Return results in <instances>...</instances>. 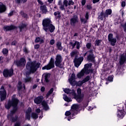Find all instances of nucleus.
Listing matches in <instances>:
<instances>
[{
	"label": "nucleus",
	"mask_w": 126,
	"mask_h": 126,
	"mask_svg": "<svg viewBox=\"0 0 126 126\" xmlns=\"http://www.w3.org/2000/svg\"><path fill=\"white\" fill-rule=\"evenodd\" d=\"M63 92L66 94H69L70 96H73L74 99H76L78 103L82 102L83 98L84 97V94H81L82 91L80 88H78L77 90V95L76 94V93H75V91L73 90H71L69 89H64Z\"/></svg>",
	"instance_id": "nucleus-1"
},
{
	"label": "nucleus",
	"mask_w": 126,
	"mask_h": 126,
	"mask_svg": "<svg viewBox=\"0 0 126 126\" xmlns=\"http://www.w3.org/2000/svg\"><path fill=\"white\" fill-rule=\"evenodd\" d=\"M41 63H37L36 61L28 62L26 66V69L28 70L26 73V76H28L31 73H34L37 71V69L40 67Z\"/></svg>",
	"instance_id": "nucleus-2"
},
{
	"label": "nucleus",
	"mask_w": 126,
	"mask_h": 126,
	"mask_svg": "<svg viewBox=\"0 0 126 126\" xmlns=\"http://www.w3.org/2000/svg\"><path fill=\"white\" fill-rule=\"evenodd\" d=\"M43 29L46 32L49 31L50 33H53L55 31L56 28L52 23L51 19L49 18H45L42 21Z\"/></svg>",
	"instance_id": "nucleus-3"
},
{
	"label": "nucleus",
	"mask_w": 126,
	"mask_h": 126,
	"mask_svg": "<svg viewBox=\"0 0 126 126\" xmlns=\"http://www.w3.org/2000/svg\"><path fill=\"white\" fill-rule=\"evenodd\" d=\"M92 66V63L86 64L84 69H83L81 72H80L77 75L78 78H81L82 76H84L85 74H89V73H92L93 72V70L91 69Z\"/></svg>",
	"instance_id": "nucleus-4"
},
{
	"label": "nucleus",
	"mask_w": 126,
	"mask_h": 126,
	"mask_svg": "<svg viewBox=\"0 0 126 126\" xmlns=\"http://www.w3.org/2000/svg\"><path fill=\"white\" fill-rule=\"evenodd\" d=\"M15 95H13L12 96L11 100H9L8 102L5 104V107L6 109L8 110L10 109L11 107H13L15 110L17 109V105H18L19 100L17 98H15Z\"/></svg>",
	"instance_id": "nucleus-5"
},
{
	"label": "nucleus",
	"mask_w": 126,
	"mask_h": 126,
	"mask_svg": "<svg viewBox=\"0 0 126 126\" xmlns=\"http://www.w3.org/2000/svg\"><path fill=\"white\" fill-rule=\"evenodd\" d=\"M43 99H44V97L43 96H39L34 98L33 101L35 104H37V105L39 104H41V105H42L43 110H45V111H48L50 110V107H49L48 103H47V102H46V101H43Z\"/></svg>",
	"instance_id": "nucleus-6"
},
{
	"label": "nucleus",
	"mask_w": 126,
	"mask_h": 126,
	"mask_svg": "<svg viewBox=\"0 0 126 126\" xmlns=\"http://www.w3.org/2000/svg\"><path fill=\"white\" fill-rule=\"evenodd\" d=\"M112 11L111 9H106L105 13L102 11L98 15V19H100V20H104V19L108 18V17H109V15H111V14H112Z\"/></svg>",
	"instance_id": "nucleus-7"
},
{
	"label": "nucleus",
	"mask_w": 126,
	"mask_h": 126,
	"mask_svg": "<svg viewBox=\"0 0 126 126\" xmlns=\"http://www.w3.org/2000/svg\"><path fill=\"white\" fill-rule=\"evenodd\" d=\"M55 65L58 66V67H60V68H62L63 67V64L62 63H63V57H62V55L61 54H58L56 56L55 58Z\"/></svg>",
	"instance_id": "nucleus-8"
},
{
	"label": "nucleus",
	"mask_w": 126,
	"mask_h": 126,
	"mask_svg": "<svg viewBox=\"0 0 126 126\" xmlns=\"http://www.w3.org/2000/svg\"><path fill=\"white\" fill-rule=\"evenodd\" d=\"M16 112V111H10V114L7 116L8 120H10V121H11L13 123L17 121V119H18V116L15 114Z\"/></svg>",
	"instance_id": "nucleus-9"
},
{
	"label": "nucleus",
	"mask_w": 126,
	"mask_h": 126,
	"mask_svg": "<svg viewBox=\"0 0 126 126\" xmlns=\"http://www.w3.org/2000/svg\"><path fill=\"white\" fill-rule=\"evenodd\" d=\"M31 114V117L32 119H33V120H37L39 117V115H40L39 119H42V118H43V111H36L35 112H32Z\"/></svg>",
	"instance_id": "nucleus-10"
},
{
	"label": "nucleus",
	"mask_w": 126,
	"mask_h": 126,
	"mask_svg": "<svg viewBox=\"0 0 126 126\" xmlns=\"http://www.w3.org/2000/svg\"><path fill=\"white\" fill-rule=\"evenodd\" d=\"M79 113L80 112L77 111H67L65 113V115L66 117L70 118V119H74V116L79 114Z\"/></svg>",
	"instance_id": "nucleus-11"
},
{
	"label": "nucleus",
	"mask_w": 126,
	"mask_h": 126,
	"mask_svg": "<svg viewBox=\"0 0 126 126\" xmlns=\"http://www.w3.org/2000/svg\"><path fill=\"white\" fill-rule=\"evenodd\" d=\"M108 40L111 46H115L117 43V38L114 37L113 33H109L108 36Z\"/></svg>",
	"instance_id": "nucleus-12"
},
{
	"label": "nucleus",
	"mask_w": 126,
	"mask_h": 126,
	"mask_svg": "<svg viewBox=\"0 0 126 126\" xmlns=\"http://www.w3.org/2000/svg\"><path fill=\"white\" fill-rule=\"evenodd\" d=\"M54 67H55L54 60L51 58V60L49 63L42 67V70H44L45 69H46L47 70H50V69H52V68H54Z\"/></svg>",
	"instance_id": "nucleus-13"
},
{
	"label": "nucleus",
	"mask_w": 126,
	"mask_h": 126,
	"mask_svg": "<svg viewBox=\"0 0 126 126\" xmlns=\"http://www.w3.org/2000/svg\"><path fill=\"white\" fill-rule=\"evenodd\" d=\"M14 63L17 66L25 67L26 64V60L24 58H21L19 60L15 61Z\"/></svg>",
	"instance_id": "nucleus-14"
},
{
	"label": "nucleus",
	"mask_w": 126,
	"mask_h": 126,
	"mask_svg": "<svg viewBox=\"0 0 126 126\" xmlns=\"http://www.w3.org/2000/svg\"><path fill=\"white\" fill-rule=\"evenodd\" d=\"M6 98V92L4 90V87L1 86L0 89V101H4V99Z\"/></svg>",
	"instance_id": "nucleus-15"
},
{
	"label": "nucleus",
	"mask_w": 126,
	"mask_h": 126,
	"mask_svg": "<svg viewBox=\"0 0 126 126\" xmlns=\"http://www.w3.org/2000/svg\"><path fill=\"white\" fill-rule=\"evenodd\" d=\"M83 60L84 58L82 57H79V58H75L74 60L75 66H76V67H79V65H80L82 62H83Z\"/></svg>",
	"instance_id": "nucleus-16"
},
{
	"label": "nucleus",
	"mask_w": 126,
	"mask_h": 126,
	"mask_svg": "<svg viewBox=\"0 0 126 126\" xmlns=\"http://www.w3.org/2000/svg\"><path fill=\"white\" fill-rule=\"evenodd\" d=\"M3 74L4 77H10V76H12L13 75V70L12 69H4L3 72Z\"/></svg>",
	"instance_id": "nucleus-17"
},
{
	"label": "nucleus",
	"mask_w": 126,
	"mask_h": 126,
	"mask_svg": "<svg viewBox=\"0 0 126 126\" xmlns=\"http://www.w3.org/2000/svg\"><path fill=\"white\" fill-rule=\"evenodd\" d=\"M78 23V16L74 15L70 20V24L71 26H75V24Z\"/></svg>",
	"instance_id": "nucleus-18"
},
{
	"label": "nucleus",
	"mask_w": 126,
	"mask_h": 126,
	"mask_svg": "<svg viewBox=\"0 0 126 126\" xmlns=\"http://www.w3.org/2000/svg\"><path fill=\"white\" fill-rule=\"evenodd\" d=\"M37 1L39 4H40V9L41 11H42V13H44L46 14L47 12H48V9H47V7L46 5H43V2L41 1V0H37Z\"/></svg>",
	"instance_id": "nucleus-19"
},
{
	"label": "nucleus",
	"mask_w": 126,
	"mask_h": 126,
	"mask_svg": "<svg viewBox=\"0 0 126 126\" xmlns=\"http://www.w3.org/2000/svg\"><path fill=\"white\" fill-rule=\"evenodd\" d=\"M119 63L121 65H123V64H124V63H126V54L123 53L122 55H121L119 58Z\"/></svg>",
	"instance_id": "nucleus-20"
},
{
	"label": "nucleus",
	"mask_w": 126,
	"mask_h": 126,
	"mask_svg": "<svg viewBox=\"0 0 126 126\" xmlns=\"http://www.w3.org/2000/svg\"><path fill=\"white\" fill-rule=\"evenodd\" d=\"M68 81L72 86H75V84H76V82H75V74L73 73L71 74V77L68 79Z\"/></svg>",
	"instance_id": "nucleus-21"
},
{
	"label": "nucleus",
	"mask_w": 126,
	"mask_h": 126,
	"mask_svg": "<svg viewBox=\"0 0 126 126\" xmlns=\"http://www.w3.org/2000/svg\"><path fill=\"white\" fill-rule=\"evenodd\" d=\"M126 111H118L117 112V117L119 119H122L125 116H126Z\"/></svg>",
	"instance_id": "nucleus-22"
},
{
	"label": "nucleus",
	"mask_w": 126,
	"mask_h": 126,
	"mask_svg": "<svg viewBox=\"0 0 126 126\" xmlns=\"http://www.w3.org/2000/svg\"><path fill=\"white\" fill-rule=\"evenodd\" d=\"M16 28V26H5L3 29L5 31H9L10 30H13Z\"/></svg>",
	"instance_id": "nucleus-23"
},
{
	"label": "nucleus",
	"mask_w": 126,
	"mask_h": 126,
	"mask_svg": "<svg viewBox=\"0 0 126 126\" xmlns=\"http://www.w3.org/2000/svg\"><path fill=\"white\" fill-rule=\"evenodd\" d=\"M6 10V7L2 2H0V12H4Z\"/></svg>",
	"instance_id": "nucleus-24"
},
{
	"label": "nucleus",
	"mask_w": 126,
	"mask_h": 126,
	"mask_svg": "<svg viewBox=\"0 0 126 126\" xmlns=\"http://www.w3.org/2000/svg\"><path fill=\"white\" fill-rule=\"evenodd\" d=\"M88 61H91L93 62L94 61V55H93V50H92V53H90L89 56H88Z\"/></svg>",
	"instance_id": "nucleus-25"
},
{
	"label": "nucleus",
	"mask_w": 126,
	"mask_h": 126,
	"mask_svg": "<svg viewBox=\"0 0 126 126\" xmlns=\"http://www.w3.org/2000/svg\"><path fill=\"white\" fill-rule=\"evenodd\" d=\"M56 47L59 51H63V46H62V42H61V41L57 42Z\"/></svg>",
	"instance_id": "nucleus-26"
},
{
	"label": "nucleus",
	"mask_w": 126,
	"mask_h": 126,
	"mask_svg": "<svg viewBox=\"0 0 126 126\" xmlns=\"http://www.w3.org/2000/svg\"><path fill=\"white\" fill-rule=\"evenodd\" d=\"M31 117V111H27L26 112V120H28L30 121V118Z\"/></svg>",
	"instance_id": "nucleus-27"
},
{
	"label": "nucleus",
	"mask_w": 126,
	"mask_h": 126,
	"mask_svg": "<svg viewBox=\"0 0 126 126\" xmlns=\"http://www.w3.org/2000/svg\"><path fill=\"white\" fill-rule=\"evenodd\" d=\"M43 77L45 78V81L46 82H49V78H50L49 73H44L43 75Z\"/></svg>",
	"instance_id": "nucleus-28"
},
{
	"label": "nucleus",
	"mask_w": 126,
	"mask_h": 126,
	"mask_svg": "<svg viewBox=\"0 0 126 126\" xmlns=\"http://www.w3.org/2000/svg\"><path fill=\"white\" fill-rule=\"evenodd\" d=\"M63 99L66 102H71L72 101L71 98H68V97H67V95H66L65 94H63Z\"/></svg>",
	"instance_id": "nucleus-29"
},
{
	"label": "nucleus",
	"mask_w": 126,
	"mask_h": 126,
	"mask_svg": "<svg viewBox=\"0 0 126 126\" xmlns=\"http://www.w3.org/2000/svg\"><path fill=\"white\" fill-rule=\"evenodd\" d=\"M54 15L56 17V18H61V12L59 11H57L56 12H54Z\"/></svg>",
	"instance_id": "nucleus-30"
},
{
	"label": "nucleus",
	"mask_w": 126,
	"mask_h": 126,
	"mask_svg": "<svg viewBox=\"0 0 126 126\" xmlns=\"http://www.w3.org/2000/svg\"><path fill=\"white\" fill-rule=\"evenodd\" d=\"M71 109L72 110H77V109H79V105L74 104L71 106Z\"/></svg>",
	"instance_id": "nucleus-31"
},
{
	"label": "nucleus",
	"mask_w": 126,
	"mask_h": 126,
	"mask_svg": "<svg viewBox=\"0 0 126 126\" xmlns=\"http://www.w3.org/2000/svg\"><path fill=\"white\" fill-rule=\"evenodd\" d=\"M117 74L119 75H122V74H124V72H123V69L118 68L117 70Z\"/></svg>",
	"instance_id": "nucleus-32"
},
{
	"label": "nucleus",
	"mask_w": 126,
	"mask_h": 126,
	"mask_svg": "<svg viewBox=\"0 0 126 126\" xmlns=\"http://www.w3.org/2000/svg\"><path fill=\"white\" fill-rule=\"evenodd\" d=\"M35 43H39V42H40V43H44V40L41 39L40 37H36L35 39Z\"/></svg>",
	"instance_id": "nucleus-33"
},
{
	"label": "nucleus",
	"mask_w": 126,
	"mask_h": 126,
	"mask_svg": "<svg viewBox=\"0 0 126 126\" xmlns=\"http://www.w3.org/2000/svg\"><path fill=\"white\" fill-rule=\"evenodd\" d=\"M53 91H54V89L51 88L50 90V91L48 92V93L47 94L46 98H48L49 96H50V95H51V94L53 93Z\"/></svg>",
	"instance_id": "nucleus-34"
},
{
	"label": "nucleus",
	"mask_w": 126,
	"mask_h": 126,
	"mask_svg": "<svg viewBox=\"0 0 126 126\" xmlns=\"http://www.w3.org/2000/svg\"><path fill=\"white\" fill-rule=\"evenodd\" d=\"M80 20H81V22L82 23H84V24H85V23H87V19H85L83 17H80Z\"/></svg>",
	"instance_id": "nucleus-35"
},
{
	"label": "nucleus",
	"mask_w": 126,
	"mask_h": 126,
	"mask_svg": "<svg viewBox=\"0 0 126 126\" xmlns=\"http://www.w3.org/2000/svg\"><path fill=\"white\" fill-rule=\"evenodd\" d=\"M25 27H26V25L24 24H21L19 27V28L20 29V31H21V30H22V29L24 28H25Z\"/></svg>",
	"instance_id": "nucleus-36"
},
{
	"label": "nucleus",
	"mask_w": 126,
	"mask_h": 126,
	"mask_svg": "<svg viewBox=\"0 0 126 126\" xmlns=\"http://www.w3.org/2000/svg\"><path fill=\"white\" fill-rule=\"evenodd\" d=\"M75 46H76V48L78 50H79L80 48V42L76 41H75Z\"/></svg>",
	"instance_id": "nucleus-37"
},
{
	"label": "nucleus",
	"mask_w": 126,
	"mask_h": 126,
	"mask_svg": "<svg viewBox=\"0 0 126 126\" xmlns=\"http://www.w3.org/2000/svg\"><path fill=\"white\" fill-rule=\"evenodd\" d=\"M101 42H102L101 40L96 39L95 40V46H100V44H101Z\"/></svg>",
	"instance_id": "nucleus-38"
},
{
	"label": "nucleus",
	"mask_w": 126,
	"mask_h": 126,
	"mask_svg": "<svg viewBox=\"0 0 126 126\" xmlns=\"http://www.w3.org/2000/svg\"><path fill=\"white\" fill-rule=\"evenodd\" d=\"M125 107L124 106H122V108L118 109V111H126V100L125 103Z\"/></svg>",
	"instance_id": "nucleus-39"
},
{
	"label": "nucleus",
	"mask_w": 126,
	"mask_h": 126,
	"mask_svg": "<svg viewBox=\"0 0 126 126\" xmlns=\"http://www.w3.org/2000/svg\"><path fill=\"white\" fill-rule=\"evenodd\" d=\"M90 79V76H88L85 79H84L83 81L85 83V82H87L88 81H89Z\"/></svg>",
	"instance_id": "nucleus-40"
},
{
	"label": "nucleus",
	"mask_w": 126,
	"mask_h": 126,
	"mask_svg": "<svg viewBox=\"0 0 126 126\" xmlns=\"http://www.w3.org/2000/svg\"><path fill=\"white\" fill-rule=\"evenodd\" d=\"M2 53L3 55H7V53H8V50H7V49L4 48L2 50Z\"/></svg>",
	"instance_id": "nucleus-41"
},
{
	"label": "nucleus",
	"mask_w": 126,
	"mask_h": 126,
	"mask_svg": "<svg viewBox=\"0 0 126 126\" xmlns=\"http://www.w3.org/2000/svg\"><path fill=\"white\" fill-rule=\"evenodd\" d=\"M25 82H29V81H31V77H28L24 79Z\"/></svg>",
	"instance_id": "nucleus-42"
},
{
	"label": "nucleus",
	"mask_w": 126,
	"mask_h": 126,
	"mask_svg": "<svg viewBox=\"0 0 126 126\" xmlns=\"http://www.w3.org/2000/svg\"><path fill=\"white\" fill-rule=\"evenodd\" d=\"M21 84H22V83L21 82L19 81L18 84V88L19 90H20V89H21V88H22V86L21 85Z\"/></svg>",
	"instance_id": "nucleus-43"
},
{
	"label": "nucleus",
	"mask_w": 126,
	"mask_h": 126,
	"mask_svg": "<svg viewBox=\"0 0 126 126\" xmlns=\"http://www.w3.org/2000/svg\"><path fill=\"white\" fill-rule=\"evenodd\" d=\"M84 83V81H83V80L82 81H79L77 83L78 86H81L82 84H83Z\"/></svg>",
	"instance_id": "nucleus-44"
},
{
	"label": "nucleus",
	"mask_w": 126,
	"mask_h": 126,
	"mask_svg": "<svg viewBox=\"0 0 126 126\" xmlns=\"http://www.w3.org/2000/svg\"><path fill=\"white\" fill-rule=\"evenodd\" d=\"M69 45H70V46H71L72 49H74L75 47V41L74 43H73L72 42H69Z\"/></svg>",
	"instance_id": "nucleus-45"
},
{
	"label": "nucleus",
	"mask_w": 126,
	"mask_h": 126,
	"mask_svg": "<svg viewBox=\"0 0 126 126\" xmlns=\"http://www.w3.org/2000/svg\"><path fill=\"white\" fill-rule=\"evenodd\" d=\"M63 5H65L66 7H67V5H68V1L67 0H64Z\"/></svg>",
	"instance_id": "nucleus-46"
},
{
	"label": "nucleus",
	"mask_w": 126,
	"mask_h": 126,
	"mask_svg": "<svg viewBox=\"0 0 126 126\" xmlns=\"http://www.w3.org/2000/svg\"><path fill=\"white\" fill-rule=\"evenodd\" d=\"M15 1L17 3H20L21 1H23V2H26V1H27V0H15Z\"/></svg>",
	"instance_id": "nucleus-47"
},
{
	"label": "nucleus",
	"mask_w": 126,
	"mask_h": 126,
	"mask_svg": "<svg viewBox=\"0 0 126 126\" xmlns=\"http://www.w3.org/2000/svg\"><path fill=\"white\" fill-rule=\"evenodd\" d=\"M60 9H61V10H64V11H65V9L64 8V5H61L60 6Z\"/></svg>",
	"instance_id": "nucleus-48"
},
{
	"label": "nucleus",
	"mask_w": 126,
	"mask_h": 126,
	"mask_svg": "<svg viewBox=\"0 0 126 126\" xmlns=\"http://www.w3.org/2000/svg\"><path fill=\"white\" fill-rule=\"evenodd\" d=\"M85 18L88 20L89 19V13L88 12H86V13Z\"/></svg>",
	"instance_id": "nucleus-49"
},
{
	"label": "nucleus",
	"mask_w": 126,
	"mask_h": 126,
	"mask_svg": "<svg viewBox=\"0 0 126 126\" xmlns=\"http://www.w3.org/2000/svg\"><path fill=\"white\" fill-rule=\"evenodd\" d=\"M76 55V51H73L70 53L71 57H74Z\"/></svg>",
	"instance_id": "nucleus-50"
},
{
	"label": "nucleus",
	"mask_w": 126,
	"mask_h": 126,
	"mask_svg": "<svg viewBox=\"0 0 126 126\" xmlns=\"http://www.w3.org/2000/svg\"><path fill=\"white\" fill-rule=\"evenodd\" d=\"M74 4V2L72 1V0H69L68 5H73Z\"/></svg>",
	"instance_id": "nucleus-51"
},
{
	"label": "nucleus",
	"mask_w": 126,
	"mask_h": 126,
	"mask_svg": "<svg viewBox=\"0 0 126 126\" xmlns=\"http://www.w3.org/2000/svg\"><path fill=\"white\" fill-rule=\"evenodd\" d=\"M21 15H22L23 17H25V18L27 17V14H26V13H24L23 12H21Z\"/></svg>",
	"instance_id": "nucleus-52"
},
{
	"label": "nucleus",
	"mask_w": 126,
	"mask_h": 126,
	"mask_svg": "<svg viewBox=\"0 0 126 126\" xmlns=\"http://www.w3.org/2000/svg\"><path fill=\"white\" fill-rule=\"evenodd\" d=\"M108 79L109 81L112 82V81H113V77H112V76H110L109 77H108Z\"/></svg>",
	"instance_id": "nucleus-53"
},
{
	"label": "nucleus",
	"mask_w": 126,
	"mask_h": 126,
	"mask_svg": "<svg viewBox=\"0 0 126 126\" xmlns=\"http://www.w3.org/2000/svg\"><path fill=\"white\" fill-rule=\"evenodd\" d=\"M86 47L88 49H90L91 48V43H88L86 44Z\"/></svg>",
	"instance_id": "nucleus-54"
},
{
	"label": "nucleus",
	"mask_w": 126,
	"mask_h": 126,
	"mask_svg": "<svg viewBox=\"0 0 126 126\" xmlns=\"http://www.w3.org/2000/svg\"><path fill=\"white\" fill-rule=\"evenodd\" d=\"M90 53H92V50L87 51L86 53H85L84 56H85L87 55H89L90 54Z\"/></svg>",
	"instance_id": "nucleus-55"
},
{
	"label": "nucleus",
	"mask_w": 126,
	"mask_h": 126,
	"mask_svg": "<svg viewBox=\"0 0 126 126\" xmlns=\"http://www.w3.org/2000/svg\"><path fill=\"white\" fill-rule=\"evenodd\" d=\"M21 126V123L20 122H16L14 125V126Z\"/></svg>",
	"instance_id": "nucleus-56"
},
{
	"label": "nucleus",
	"mask_w": 126,
	"mask_h": 126,
	"mask_svg": "<svg viewBox=\"0 0 126 126\" xmlns=\"http://www.w3.org/2000/svg\"><path fill=\"white\" fill-rule=\"evenodd\" d=\"M123 26V27L124 28V32H126V23L123 26Z\"/></svg>",
	"instance_id": "nucleus-57"
},
{
	"label": "nucleus",
	"mask_w": 126,
	"mask_h": 126,
	"mask_svg": "<svg viewBox=\"0 0 126 126\" xmlns=\"http://www.w3.org/2000/svg\"><path fill=\"white\" fill-rule=\"evenodd\" d=\"M50 45H54V44H55V40H54V39H51V40H50Z\"/></svg>",
	"instance_id": "nucleus-58"
},
{
	"label": "nucleus",
	"mask_w": 126,
	"mask_h": 126,
	"mask_svg": "<svg viewBox=\"0 0 126 126\" xmlns=\"http://www.w3.org/2000/svg\"><path fill=\"white\" fill-rule=\"evenodd\" d=\"M121 5L123 7H125L126 6V2L125 1H122L121 3Z\"/></svg>",
	"instance_id": "nucleus-59"
},
{
	"label": "nucleus",
	"mask_w": 126,
	"mask_h": 126,
	"mask_svg": "<svg viewBox=\"0 0 126 126\" xmlns=\"http://www.w3.org/2000/svg\"><path fill=\"white\" fill-rule=\"evenodd\" d=\"M38 48H40V45L39 44H36L34 45V49L36 50L38 49Z\"/></svg>",
	"instance_id": "nucleus-60"
},
{
	"label": "nucleus",
	"mask_w": 126,
	"mask_h": 126,
	"mask_svg": "<svg viewBox=\"0 0 126 126\" xmlns=\"http://www.w3.org/2000/svg\"><path fill=\"white\" fill-rule=\"evenodd\" d=\"M85 3H86V0H82V5H85Z\"/></svg>",
	"instance_id": "nucleus-61"
},
{
	"label": "nucleus",
	"mask_w": 126,
	"mask_h": 126,
	"mask_svg": "<svg viewBox=\"0 0 126 126\" xmlns=\"http://www.w3.org/2000/svg\"><path fill=\"white\" fill-rule=\"evenodd\" d=\"M99 1H100V0H93V3H97V2H99Z\"/></svg>",
	"instance_id": "nucleus-62"
},
{
	"label": "nucleus",
	"mask_w": 126,
	"mask_h": 126,
	"mask_svg": "<svg viewBox=\"0 0 126 126\" xmlns=\"http://www.w3.org/2000/svg\"><path fill=\"white\" fill-rule=\"evenodd\" d=\"M16 44H17V42H16V41H14L12 42V45L13 46H15V45H16Z\"/></svg>",
	"instance_id": "nucleus-63"
},
{
	"label": "nucleus",
	"mask_w": 126,
	"mask_h": 126,
	"mask_svg": "<svg viewBox=\"0 0 126 126\" xmlns=\"http://www.w3.org/2000/svg\"><path fill=\"white\" fill-rule=\"evenodd\" d=\"M13 14V11H11L8 14V16H11Z\"/></svg>",
	"instance_id": "nucleus-64"
}]
</instances>
